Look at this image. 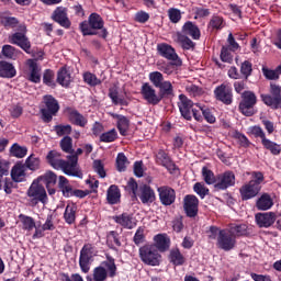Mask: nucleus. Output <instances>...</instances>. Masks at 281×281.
Masks as SVG:
<instances>
[{
    "label": "nucleus",
    "instance_id": "f3484780",
    "mask_svg": "<svg viewBox=\"0 0 281 281\" xmlns=\"http://www.w3.org/2000/svg\"><path fill=\"white\" fill-rule=\"evenodd\" d=\"M38 183L45 186L49 196L56 194V183H58V176L56 172L48 170L37 178Z\"/></svg>",
    "mask_w": 281,
    "mask_h": 281
},
{
    "label": "nucleus",
    "instance_id": "f03ea898",
    "mask_svg": "<svg viewBox=\"0 0 281 281\" xmlns=\"http://www.w3.org/2000/svg\"><path fill=\"white\" fill-rule=\"evenodd\" d=\"M79 30L82 36H99V38H106L109 31L104 27V19L93 12L88 16V20L82 21L79 24Z\"/></svg>",
    "mask_w": 281,
    "mask_h": 281
},
{
    "label": "nucleus",
    "instance_id": "79ce46f5",
    "mask_svg": "<svg viewBox=\"0 0 281 281\" xmlns=\"http://www.w3.org/2000/svg\"><path fill=\"white\" fill-rule=\"evenodd\" d=\"M106 245L110 249L116 247H122V241L120 240V233L117 231H110L106 235Z\"/></svg>",
    "mask_w": 281,
    "mask_h": 281
},
{
    "label": "nucleus",
    "instance_id": "58836bf2",
    "mask_svg": "<svg viewBox=\"0 0 281 281\" xmlns=\"http://www.w3.org/2000/svg\"><path fill=\"white\" fill-rule=\"evenodd\" d=\"M57 82L61 87H69L71 85V74H69V70L67 68L61 67L57 72Z\"/></svg>",
    "mask_w": 281,
    "mask_h": 281
},
{
    "label": "nucleus",
    "instance_id": "4c0bfd02",
    "mask_svg": "<svg viewBox=\"0 0 281 281\" xmlns=\"http://www.w3.org/2000/svg\"><path fill=\"white\" fill-rule=\"evenodd\" d=\"M256 207L261 212H267V210H271L273 207V199H271L269 193H262L256 202Z\"/></svg>",
    "mask_w": 281,
    "mask_h": 281
},
{
    "label": "nucleus",
    "instance_id": "49530a36",
    "mask_svg": "<svg viewBox=\"0 0 281 281\" xmlns=\"http://www.w3.org/2000/svg\"><path fill=\"white\" fill-rule=\"evenodd\" d=\"M83 82L88 85L89 87H98L102 85V80L95 76V74H92L91 71H86L82 75Z\"/></svg>",
    "mask_w": 281,
    "mask_h": 281
},
{
    "label": "nucleus",
    "instance_id": "3c124183",
    "mask_svg": "<svg viewBox=\"0 0 281 281\" xmlns=\"http://www.w3.org/2000/svg\"><path fill=\"white\" fill-rule=\"evenodd\" d=\"M10 154L12 155V157L23 159V157L27 155V147L20 146L19 144L15 143L11 146Z\"/></svg>",
    "mask_w": 281,
    "mask_h": 281
},
{
    "label": "nucleus",
    "instance_id": "7ed1b4c3",
    "mask_svg": "<svg viewBox=\"0 0 281 281\" xmlns=\"http://www.w3.org/2000/svg\"><path fill=\"white\" fill-rule=\"evenodd\" d=\"M46 162L50 168H54V170H61L64 175H67L68 177L78 176V172L74 171V168L76 166V157H71V162L69 164V160L63 159V154L59 153L56 149L49 150L46 155Z\"/></svg>",
    "mask_w": 281,
    "mask_h": 281
},
{
    "label": "nucleus",
    "instance_id": "412c9836",
    "mask_svg": "<svg viewBox=\"0 0 281 281\" xmlns=\"http://www.w3.org/2000/svg\"><path fill=\"white\" fill-rule=\"evenodd\" d=\"M50 19L55 23H58V25H60V27H64L65 30H69V27H71V20H69L67 8L65 7H57L53 11Z\"/></svg>",
    "mask_w": 281,
    "mask_h": 281
},
{
    "label": "nucleus",
    "instance_id": "f257e3e1",
    "mask_svg": "<svg viewBox=\"0 0 281 281\" xmlns=\"http://www.w3.org/2000/svg\"><path fill=\"white\" fill-rule=\"evenodd\" d=\"M149 82H144L140 87V95L143 100L151 106H157L161 102H171L175 98V86L172 81L165 80L164 74L159 71H151L148 76Z\"/></svg>",
    "mask_w": 281,
    "mask_h": 281
},
{
    "label": "nucleus",
    "instance_id": "052dcab7",
    "mask_svg": "<svg viewBox=\"0 0 281 281\" xmlns=\"http://www.w3.org/2000/svg\"><path fill=\"white\" fill-rule=\"evenodd\" d=\"M20 218L23 224V229H26V232H32V229H34V227H36V222H34V220L32 217L21 214Z\"/></svg>",
    "mask_w": 281,
    "mask_h": 281
},
{
    "label": "nucleus",
    "instance_id": "a19ab883",
    "mask_svg": "<svg viewBox=\"0 0 281 281\" xmlns=\"http://www.w3.org/2000/svg\"><path fill=\"white\" fill-rule=\"evenodd\" d=\"M249 226L247 224H233L231 226V234L235 236V238H240V236H249Z\"/></svg>",
    "mask_w": 281,
    "mask_h": 281
},
{
    "label": "nucleus",
    "instance_id": "72a5a7b5",
    "mask_svg": "<svg viewBox=\"0 0 281 281\" xmlns=\"http://www.w3.org/2000/svg\"><path fill=\"white\" fill-rule=\"evenodd\" d=\"M168 260L173 267H183L186 265V256L181 254L179 248H171L169 250Z\"/></svg>",
    "mask_w": 281,
    "mask_h": 281
},
{
    "label": "nucleus",
    "instance_id": "0eeeda50",
    "mask_svg": "<svg viewBox=\"0 0 281 281\" xmlns=\"http://www.w3.org/2000/svg\"><path fill=\"white\" fill-rule=\"evenodd\" d=\"M138 252L144 265H148V267H159V265H161V255L159 250L155 248V245L146 244L139 248Z\"/></svg>",
    "mask_w": 281,
    "mask_h": 281
},
{
    "label": "nucleus",
    "instance_id": "4d7b16f0",
    "mask_svg": "<svg viewBox=\"0 0 281 281\" xmlns=\"http://www.w3.org/2000/svg\"><path fill=\"white\" fill-rule=\"evenodd\" d=\"M128 164V158L124 153H119L116 156V170L119 172H126V165Z\"/></svg>",
    "mask_w": 281,
    "mask_h": 281
},
{
    "label": "nucleus",
    "instance_id": "39448f33",
    "mask_svg": "<svg viewBox=\"0 0 281 281\" xmlns=\"http://www.w3.org/2000/svg\"><path fill=\"white\" fill-rule=\"evenodd\" d=\"M115 276H117V266L111 256H108L106 261H102L101 266L95 267L92 273L94 281H106V278H115Z\"/></svg>",
    "mask_w": 281,
    "mask_h": 281
},
{
    "label": "nucleus",
    "instance_id": "c03bdc74",
    "mask_svg": "<svg viewBox=\"0 0 281 281\" xmlns=\"http://www.w3.org/2000/svg\"><path fill=\"white\" fill-rule=\"evenodd\" d=\"M178 42L184 50L191 49L192 52H194V49L196 48V43H194L192 40H190V37L181 33H178Z\"/></svg>",
    "mask_w": 281,
    "mask_h": 281
},
{
    "label": "nucleus",
    "instance_id": "6e6552de",
    "mask_svg": "<svg viewBox=\"0 0 281 281\" xmlns=\"http://www.w3.org/2000/svg\"><path fill=\"white\" fill-rule=\"evenodd\" d=\"M20 32H15L9 36V43L11 45H16L20 47L25 54H32V42H30V37H27V26L25 24L19 25Z\"/></svg>",
    "mask_w": 281,
    "mask_h": 281
},
{
    "label": "nucleus",
    "instance_id": "9b49d317",
    "mask_svg": "<svg viewBox=\"0 0 281 281\" xmlns=\"http://www.w3.org/2000/svg\"><path fill=\"white\" fill-rule=\"evenodd\" d=\"M43 102L46 108L41 110L42 120L45 124H49V122L54 120V115L60 111V105L58 104V100H56L52 94L44 95Z\"/></svg>",
    "mask_w": 281,
    "mask_h": 281
},
{
    "label": "nucleus",
    "instance_id": "5fc2aeb1",
    "mask_svg": "<svg viewBox=\"0 0 281 281\" xmlns=\"http://www.w3.org/2000/svg\"><path fill=\"white\" fill-rule=\"evenodd\" d=\"M220 58L222 63H227L228 65L234 63V55H232V49H229V46H222Z\"/></svg>",
    "mask_w": 281,
    "mask_h": 281
},
{
    "label": "nucleus",
    "instance_id": "c9c22d12",
    "mask_svg": "<svg viewBox=\"0 0 281 281\" xmlns=\"http://www.w3.org/2000/svg\"><path fill=\"white\" fill-rule=\"evenodd\" d=\"M25 165L16 164L15 166L12 167L11 179L15 183H23V181H25Z\"/></svg>",
    "mask_w": 281,
    "mask_h": 281
},
{
    "label": "nucleus",
    "instance_id": "cd10ccee",
    "mask_svg": "<svg viewBox=\"0 0 281 281\" xmlns=\"http://www.w3.org/2000/svg\"><path fill=\"white\" fill-rule=\"evenodd\" d=\"M157 54L161 56V58H166V60H181L175 47L167 43L157 44Z\"/></svg>",
    "mask_w": 281,
    "mask_h": 281
},
{
    "label": "nucleus",
    "instance_id": "13d9d810",
    "mask_svg": "<svg viewBox=\"0 0 281 281\" xmlns=\"http://www.w3.org/2000/svg\"><path fill=\"white\" fill-rule=\"evenodd\" d=\"M54 70L52 69H46L44 70L43 74V82L46 85V87H56V82H54L55 78Z\"/></svg>",
    "mask_w": 281,
    "mask_h": 281
},
{
    "label": "nucleus",
    "instance_id": "de8ad7c7",
    "mask_svg": "<svg viewBox=\"0 0 281 281\" xmlns=\"http://www.w3.org/2000/svg\"><path fill=\"white\" fill-rule=\"evenodd\" d=\"M59 146L63 153L74 155V139L70 136H64L59 142Z\"/></svg>",
    "mask_w": 281,
    "mask_h": 281
},
{
    "label": "nucleus",
    "instance_id": "1a4fd4ad",
    "mask_svg": "<svg viewBox=\"0 0 281 281\" xmlns=\"http://www.w3.org/2000/svg\"><path fill=\"white\" fill-rule=\"evenodd\" d=\"M250 135L254 137L261 139V145L263 146L265 150H269L271 155L278 156L281 154V145L267 138V134L259 125H255L249 127Z\"/></svg>",
    "mask_w": 281,
    "mask_h": 281
},
{
    "label": "nucleus",
    "instance_id": "aec40b11",
    "mask_svg": "<svg viewBox=\"0 0 281 281\" xmlns=\"http://www.w3.org/2000/svg\"><path fill=\"white\" fill-rule=\"evenodd\" d=\"M233 186H236V175H234V171H225L217 176L214 188L218 192L221 190H227V188H233Z\"/></svg>",
    "mask_w": 281,
    "mask_h": 281
},
{
    "label": "nucleus",
    "instance_id": "20e7f679",
    "mask_svg": "<svg viewBox=\"0 0 281 281\" xmlns=\"http://www.w3.org/2000/svg\"><path fill=\"white\" fill-rule=\"evenodd\" d=\"M262 183H265V173L261 171H254L252 179L239 188V194L241 201H251L260 194L262 190Z\"/></svg>",
    "mask_w": 281,
    "mask_h": 281
},
{
    "label": "nucleus",
    "instance_id": "ea45409f",
    "mask_svg": "<svg viewBox=\"0 0 281 281\" xmlns=\"http://www.w3.org/2000/svg\"><path fill=\"white\" fill-rule=\"evenodd\" d=\"M223 27H225V19H223V16L221 15H216V14L212 15L207 24V29L220 32V30H223Z\"/></svg>",
    "mask_w": 281,
    "mask_h": 281
},
{
    "label": "nucleus",
    "instance_id": "8fccbe9b",
    "mask_svg": "<svg viewBox=\"0 0 281 281\" xmlns=\"http://www.w3.org/2000/svg\"><path fill=\"white\" fill-rule=\"evenodd\" d=\"M25 167L29 170L36 171L41 169V158L36 157V155H30L25 160Z\"/></svg>",
    "mask_w": 281,
    "mask_h": 281
},
{
    "label": "nucleus",
    "instance_id": "a18cd8bd",
    "mask_svg": "<svg viewBox=\"0 0 281 281\" xmlns=\"http://www.w3.org/2000/svg\"><path fill=\"white\" fill-rule=\"evenodd\" d=\"M181 65H183V61L176 59L162 65L159 70L167 76H171V74H175V67H181Z\"/></svg>",
    "mask_w": 281,
    "mask_h": 281
},
{
    "label": "nucleus",
    "instance_id": "6e6d98bb",
    "mask_svg": "<svg viewBox=\"0 0 281 281\" xmlns=\"http://www.w3.org/2000/svg\"><path fill=\"white\" fill-rule=\"evenodd\" d=\"M202 177L207 186H214V183L217 181L216 177L214 176V171L207 167L202 168Z\"/></svg>",
    "mask_w": 281,
    "mask_h": 281
},
{
    "label": "nucleus",
    "instance_id": "e2e57ef3",
    "mask_svg": "<svg viewBox=\"0 0 281 281\" xmlns=\"http://www.w3.org/2000/svg\"><path fill=\"white\" fill-rule=\"evenodd\" d=\"M144 227L139 226L133 237V243L137 247H139V245H143V243H146V235L144 234Z\"/></svg>",
    "mask_w": 281,
    "mask_h": 281
},
{
    "label": "nucleus",
    "instance_id": "b1692460",
    "mask_svg": "<svg viewBox=\"0 0 281 281\" xmlns=\"http://www.w3.org/2000/svg\"><path fill=\"white\" fill-rule=\"evenodd\" d=\"M178 109L184 120L192 121V109H194V102L188 99L186 94H179Z\"/></svg>",
    "mask_w": 281,
    "mask_h": 281
},
{
    "label": "nucleus",
    "instance_id": "5701e85b",
    "mask_svg": "<svg viewBox=\"0 0 281 281\" xmlns=\"http://www.w3.org/2000/svg\"><path fill=\"white\" fill-rule=\"evenodd\" d=\"M161 205H172L177 201V191L168 186H162L157 189Z\"/></svg>",
    "mask_w": 281,
    "mask_h": 281
},
{
    "label": "nucleus",
    "instance_id": "69168bd1",
    "mask_svg": "<svg viewBox=\"0 0 281 281\" xmlns=\"http://www.w3.org/2000/svg\"><path fill=\"white\" fill-rule=\"evenodd\" d=\"M168 16H169V21L171 23H179V21H181V10L177 9V8H170L168 10Z\"/></svg>",
    "mask_w": 281,
    "mask_h": 281
},
{
    "label": "nucleus",
    "instance_id": "ddd939ff",
    "mask_svg": "<svg viewBox=\"0 0 281 281\" xmlns=\"http://www.w3.org/2000/svg\"><path fill=\"white\" fill-rule=\"evenodd\" d=\"M236 235H233L228 229H222L217 236L216 247L222 251H232L236 249Z\"/></svg>",
    "mask_w": 281,
    "mask_h": 281
},
{
    "label": "nucleus",
    "instance_id": "4be33fe9",
    "mask_svg": "<svg viewBox=\"0 0 281 281\" xmlns=\"http://www.w3.org/2000/svg\"><path fill=\"white\" fill-rule=\"evenodd\" d=\"M112 221L123 227V229H135L137 227V220L133 216V213L124 212L120 215H114Z\"/></svg>",
    "mask_w": 281,
    "mask_h": 281
},
{
    "label": "nucleus",
    "instance_id": "c85d7f7f",
    "mask_svg": "<svg viewBox=\"0 0 281 281\" xmlns=\"http://www.w3.org/2000/svg\"><path fill=\"white\" fill-rule=\"evenodd\" d=\"M182 36H191L193 41H199L201 38V29L192 21H187L181 29Z\"/></svg>",
    "mask_w": 281,
    "mask_h": 281
},
{
    "label": "nucleus",
    "instance_id": "c756f323",
    "mask_svg": "<svg viewBox=\"0 0 281 281\" xmlns=\"http://www.w3.org/2000/svg\"><path fill=\"white\" fill-rule=\"evenodd\" d=\"M170 237L166 233L157 234L154 236V247L160 251V254H165V251L170 249Z\"/></svg>",
    "mask_w": 281,
    "mask_h": 281
},
{
    "label": "nucleus",
    "instance_id": "f8f14e48",
    "mask_svg": "<svg viewBox=\"0 0 281 281\" xmlns=\"http://www.w3.org/2000/svg\"><path fill=\"white\" fill-rule=\"evenodd\" d=\"M93 244H85L79 255V267L82 273H89L91 271V265L95 257Z\"/></svg>",
    "mask_w": 281,
    "mask_h": 281
},
{
    "label": "nucleus",
    "instance_id": "4468645a",
    "mask_svg": "<svg viewBox=\"0 0 281 281\" xmlns=\"http://www.w3.org/2000/svg\"><path fill=\"white\" fill-rule=\"evenodd\" d=\"M271 94H261V100L267 106H271L274 110L281 109V87L271 83L270 85Z\"/></svg>",
    "mask_w": 281,
    "mask_h": 281
},
{
    "label": "nucleus",
    "instance_id": "774afa93",
    "mask_svg": "<svg viewBox=\"0 0 281 281\" xmlns=\"http://www.w3.org/2000/svg\"><path fill=\"white\" fill-rule=\"evenodd\" d=\"M60 281H85L82 276L80 273H72L69 276V273H60Z\"/></svg>",
    "mask_w": 281,
    "mask_h": 281
},
{
    "label": "nucleus",
    "instance_id": "e433bc0d",
    "mask_svg": "<svg viewBox=\"0 0 281 281\" xmlns=\"http://www.w3.org/2000/svg\"><path fill=\"white\" fill-rule=\"evenodd\" d=\"M78 212V205L76 203H68L64 212V221L67 225H74L76 223V213Z\"/></svg>",
    "mask_w": 281,
    "mask_h": 281
},
{
    "label": "nucleus",
    "instance_id": "393cba45",
    "mask_svg": "<svg viewBox=\"0 0 281 281\" xmlns=\"http://www.w3.org/2000/svg\"><path fill=\"white\" fill-rule=\"evenodd\" d=\"M278 215L276 212L257 213L255 221L258 227L269 229L276 223Z\"/></svg>",
    "mask_w": 281,
    "mask_h": 281
},
{
    "label": "nucleus",
    "instance_id": "680f3d73",
    "mask_svg": "<svg viewBox=\"0 0 281 281\" xmlns=\"http://www.w3.org/2000/svg\"><path fill=\"white\" fill-rule=\"evenodd\" d=\"M54 131L56 132L58 137H63L64 135L69 136L71 135L72 127L69 124L67 125L59 124L54 126Z\"/></svg>",
    "mask_w": 281,
    "mask_h": 281
},
{
    "label": "nucleus",
    "instance_id": "9d476101",
    "mask_svg": "<svg viewBox=\"0 0 281 281\" xmlns=\"http://www.w3.org/2000/svg\"><path fill=\"white\" fill-rule=\"evenodd\" d=\"M57 186L65 199H71V196H76L77 199H85V196H89L90 194L89 190L74 189L65 176H59Z\"/></svg>",
    "mask_w": 281,
    "mask_h": 281
},
{
    "label": "nucleus",
    "instance_id": "a878e982",
    "mask_svg": "<svg viewBox=\"0 0 281 281\" xmlns=\"http://www.w3.org/2000/svg\"><path fill=\"white\" fill-rule=\"evenodd\" d=\"M66 113L68 115V122H70V124L74 126H80L81 128H85V126L89 124L87 116L82 115V113H79L78 110L71 106L66 108Z\"/></svg>",
    "mask_w": 281,
    "mask_h": 281
},
{
    "label": "nucleus",
    "instance_id": "a211bd4d",
    "mask_svg": "<svg viewBox=\"0 0 281 281\" xmlns=\"http://www.w3.org/2000/svg\"><path fill=\"white\" fill-rule=\"evenodd\" d=\"M156 164L158 166H162V168H166L170 175H175L177 170H179V167H177V164H175V160L170 157L166 150L160 149L156 154Z\"/></svg>",
    "mask_w": 281,
    "mask_h": 281
},
{
    "label": "nucleus",
    "instance_id": "338daca9",
    "mask_svg": "<svg viewBox=\"0 0 281 281\" xmlns=\"http://www.w3.org/2000/svg\"><path fill=\"white\" fill-rule=\"evenodd\" d=\"M193 191L196 192L201 199H203L204 196H207V194H210V189L201 182H196L193 186Z\"/></svg>",
    "mask_w": 281,
    "mask_h": 281
},
{
    "label": "nucleus",
    "instance_id": "bf43d9fd",
    "mask_svg": "<svg viewBox=\"0 0 281 281\" xmlns=\"http://www.w3.org/2000/svg\"><path fill=\"white\" fill-rule=\"evenodd\" d=\"M234 138L237 139L241 148H249V146H251V142L249 140V138H247L245 134L238 131H235Z\"/></svg>",
    "mask_w": 281,
    "mask_h": 281
},
{
    "label": "nucleus",
    "instance_id": "423d86ee",
    "mask_svg": "<svg viewBox=\"0 0 281 281\" xmlns=\"http://www.w3.org/2000/svg\"><path fill=\"white\" fill-rule=\"evenodd\" d=\"M241 100L238 104V111L241 115L246 117H251L256 115V110L254 109L258 104V97L251 90H245L241 95Z\"/></svg>",
    "mask_w": 281,
    "mask_h": 281
},
{
    "label": "nucleus",
    "instance_id": "2eb2a0df",
    "mask_svg": "<svg viewBox=\"0 0 281 281\" xmlns=\"http://www.w3.org/2000/svg\"><path fill=\"white\" fill-rule=\"evenodd\" d=\"M215 99L222 104H226L229 106L234 102V91L232 90V86L227 83H222L217 86L213 91Z\"/></svg>",
    "mask_w": 281,
    "mask_h": 281
},
{
    "label": "nucleus",
    "instance_id": "f704fd0d",
    "mask_svg": "<svg viewBox=\"0 0 281 281\" xmlns=\"http://www.w3.org/2000/svg\"><path fill=\"white\" fill-rule=\"evenodd\" d=\"M114 120H117L116 122V128L123 137H126L128 133V128L131 127V120L128 117L122 115V114H113Z\"/></svg>",
    "mask_w": 281,
    "mask_h": 281
},
{
    "label": "nucleus",
    "instance_id": "37998d69",
    "mask_svg": "<svg viewBox=\"0 0 281 281\" xmlns=\"http://www.w3.org/2000/svg\"><path fill=\"white\" fill-rule=\"evenodd\" d=\"M0 24L3 25L4 30H14V27H19V19L14 16L0 15Z\"/></svg>",
    "mask_w": 281,
    "mask_h": 281
},
{
    "label": "nucleus",
    "instance_id": "603ef678",
    "mask_svg": "<svg viewBox=\"0 0 281 281\" xmlns=\"http://www.w3.org/2000/svg\"><path fill=\"white\" fill-rule=\"evenodd\" d=\"M254 74V64L249 60H245L240 65V75L245 80H249V77Z\"/></svg>",
    "mask_w": 281,
    "mask_h": 281
},
{
    "label": "nucleus",
    "instance_id": "bb28decb",
    "mask_svg": "<svg viewBox=\"0 0 281 281\" xmlns=\"http://www.w3.org/2000/svg\"><path fill=\"white\" fill-rule=\"evenodd\" d=\"M137 196L140 199L143 205H151V203H155V200L157 199L155 190H153L148 184L139 187Z\"/></svg>",
    "mask_w": 281,
    "mask_h": 281
},
{
    "label": "nucleus",
    "instance_id": "09e8293b",
    "mask_svg": "<svg viewBox=\"0 0 281 281\" xmlns=\"http://www.w3.org/2000/svg\"><path fill=\"white\" fill-rule=\"evenodd\" d=\"M82 153H83L82 148H78L76 151L74 150L71 155L67 156L68 164H71V157H76V164L72 169V172H77V176H72V177H77V179H82V171L78 167V156L82 155Z\"/></svg>",
    "mask_w": 281,
    "mask_h": 281
},
{
    "label": "nucleus",
    "instance_id": "7c9ffc66",
    "mask_svg": "<svg viewBox=\"0 0 281 281\" xmlns=\"http://www.w3.org/2000/svg\"><path fill=\"white\" fill-rule=\"evenodd\" d=\"M122 201V191L117 184H112L106 190V202L109 205H117Z\"/></svg>",
    "mask_w": 281,
    "mask_h": 281
},
{
    "label": "nucleus",
    "instance_id": "dca6fc26",
    "mask_svg": "<svg viewBox=\"0 0 281 281\" xmlns=\"http://www.w3.org/2000/svg\"><path fill=\"white\" fill-rule=\"evenodd\" d=\"M27 196L31 199L32 205H38V203H47V191L43 184H32L27 190Z\"/></svg>",
    "mask_w": 281,
    "mask_h": 281
},
{
    "label": "nucleus",
    "instance_id": "6ab92c4d",
    "mask_svg": "<svg viewBox=\"0 0 281 281\" xmlns=\"http://www.w3.org/2000/svg\"><path fill=\"white\" fill-rule=\"evenodd\" d=\"M183 210L188 218H196L199 216V198L194 194H187L183 198Z\"/></svg>",
    "mask_w": 281,
    "mask_h": 281
},
{
    "label": "nucleus",
    "instance_id": "2f4dec72",
    "mask_svg": "<svg viewBox=\"0 0 281 281\" xmlns=\"http://www.w3.org/2000/svg\"><path fill=\"white\" fill-rule=\"evenodd\" d=\"M27 66L30 69V75L27 77V80L30 82H33L34 85H40L41 82V66H38V63L34 59L27 60Z\"/></svg>",
    "mask_w": 281,
    "mask_h": 281
},
{
    "label": "nucleus",
    "instance_id": "473e14b6",
    "mask_svg": "<svg viewBox=\"0 0 281 281\" xmlns=\"http://www.w3.org/2000/svg\"><path fill=\"white\" fill-rule=\"evenodd\" d=\"M15 76L16 67H14V64L7 60H0V78H5L7 80H10L12 78H15Z\"/></svg>",
    "mask_w": 281,
    "mask_h": 281
},
{
    "label": "nucleus",
    "instance_id": "864d4df0",
    "mask_svg": "<svg viewBox=\"0 0 281 281\" xmlns=\"http://www.w3.org/2000/svg\"><path fill=\"white\" fill-rule=\"evenodd\" d=\"M115 139H117V131H115V128H112L100 135V142L103 144H111L112 142H115Z\"/></svg>",
    "mask_w": 281,
    "mask_h": 281
},
{
    "label": "nucleus",
    "instance_id": "0e129e2a",
    "mask_svg": "<svg viewBox=\"0 0 281 281\" xmlns=\"http://www.w3.org/2000/svg\"><path fill=\"white\" fill-rule=\"evenodd\" d=\"M12 178H4L3 180V190L5 194H12V190L19 188V184H16Z\"/></svg>",
    "mask_w": 281,
    "mask_h": 281
}]
</instances>
